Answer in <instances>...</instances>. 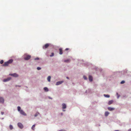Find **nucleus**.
Returning <instances> with one entry per match:
<instances>
[{
  "mask_svg": "<svg viewBox=\"0 0 131 131\" xmlns=\"http://www.w3.org/2000/svg\"><path fill=\"white\" fill-rule=\"evenodd\" d=\"M89 79L90 81H92L93 80V78L90 75H89Z\"/></svg>",
  "mask_w": 131,
  "mask_h": 131,
  "instance_id": "nucleus-10",
  "label": "nucleus"
},
{
  "mask_svg": "<svg viewBox=\"0 0 131 131\" xmlns=\"http://www.w3.org/2000/svg\"><path fill=\"white\" fill-rule=\"evenodd\" d=\"M115 131H119L118 130H115Z\"/></svg>",
  "mask_w": 131,
  "mask_h": 131,
  "instance_id": "nucleus-35",
  "label": "nucleus"
},
{
  "mask_svg": "<svg viewBox=\"0 0 131 131\" xmlns=\"http://www.w3.org/2000/svg\"><path fill=\"white\" fill-rule=\"evenodd\" d=\"M109 114V113L108 112H106L105 113V116H107Z\"/></svg>",
  "mask_w": 131,
  "mask_h": 131,
  "instance_id": "nucleus-15",
  "label": "nucleus"
},
{
  "mask_svg": "<svg viewBox=\"0 0 131 131\" xmlns=\"http://www.w3.org/2000/svg\"><path fill=\"white\" fill-rule=\"evenodd\" d=\"M20 109L21 108L20 106H18L17 107V109L18 111L20 112V111L21 110Z\"/></svg>",
  "mask_w": 131,
  "mask_h": 131,
  "instance_id": "nucleus-21",
  "label": "nucleus"
},
{
  "mask_svg": "<svg viewBox=\"0 0 131 131\" xmlns=\"http://www.w3.org/2000/svg\"><path fill=\"white\" fill-rule=\"evenodd\" d=\"M44 90L46 92H47L48 91V88L47 87L44 88Z\"/></svg>",
  "mask_w": 131,
  "mask_h": 131,
  "instance_id": "nucleus-17",
  "label": "nucleus"
},
{
  "mask_svg": "<svg viewBox=\"0 0 131 131\" xmlns=\"http://www.w3.org/2000/svg\"><path fill=\"white\" fill-rule=\"evenodd\" d=\"M13 61L12 59H10L7 62H5L3 66H8L9 64L11 63Z\"/></svg>",
  "mask_w": 131,
  "mask_h": 131,
  "instance_id": "nucleus-1",
  "label": "nucleus"
},
{
  "mask_svg": "<svg viewBox=\"0 0 131 131\" xmlns=\"http://www.w3.org/2000/svg\"><path fill=\"white\" fill-rule=\"evenodd\" d=\"M117 95H118V93H117Z\"/></svg>",
  "mask_w": 131,
  "mask_h": 131,
  "instance_id": "nucleus-39",
  "label": "nucleus"
},
{
  "mask_svg": "<svg viewBox=\"0 0 131 131\" xmlns=\"http://www.w3.org/2000/svg\"><path fill=\"white\" fill-rule=\"evenodd\" d=\"M70 61V60L69 59H67L66 60H65L64 61V62H69Z\"/></svg>",
  "mask_w": 131,
  "mask_h": 131,
  "instance_id": "nucleus-20",
  "label": "nucleus"
},
{
  "mask_svg": "<svg viewBox=\"0 0 131 131\" xmlns=\"http://www.w3.org/2000/svg\"><path fill=\"white\" fill-rule=\"evenodd\" d=\"M62 108L65 109L66 108V106L65 104L63 103L62 104Z\"/></svg>",
  "mask_w": 131,
  "mask_h": 131,
  "instance_id": "nucleus-12",
  "label": "nucleus"
},
{
  "mask_svg": "<svg viewBox=\"0 0 131 131\" xmlns=\"http://www.w3.org/2000/svg\"><path fill=\"white\" fill-rule=\"evenodd\" d=\"M35 124H34V125H33V126H32V127H31V129L33 130H34L35 129Z\"/></svg>",
  "mask_w": 131,
  "mask_h": 131,
  "instance_id": "nucleus-19",
  "label": "nucleus"
},
{
  "mask_svg": "<svg viewBox=\"0 0 131 131\" xmlns=\"http://www.w3.org/2000/svg\"><path fill=\"white\" fill-rule=\"evenodd\" d=\"M11 79V78L10 77H9L7 79H4L3 80V81L4 82H7L9 81Z\"/></svg>",
  "mask_w": 131,
  "mask_h": 131,
  "instance_id": "nucleus-5",
  "label": "nucleus"
},
{
  "mask_svg": "<svg viewBox=\"0 0 131 131\" xmlns=\"http://www.w3.org/2000/svg\"><path fill=\"white\" fill-rule=\"evenodd\" d=\"M20 113L24 116H26V114L22 110H21L20 111Z\"/></svg>",
  "mask_w": 131,
  "mask_h": 131,
  "instance_id": "nucleus-4",
  "label": "nucleus"
},
{
  "mask_svg": "<svg viewBox=\"0 0 131 131\" xmlns=\"http://www.w3.org/2000/svg\"><path fill=\"white\" fill-rule=\"evenodd\" d=\"M54 54L53 53H51V55H50V56L51 57H52L54 56Z\"/></svg>",
  "mask_w": 131,
  "mask_h": 131,
  "instance_id": "nucleus-26",
  "label": "nucleus"
},
{
  "mask_svg": "<svg viewBox=\"0 0 131 131\" xmlns=\"http://www.w3.org/2000/svg\"><path fill=\"white\" fill-rule=\"evenodd\" d=\"M59 131H66L64 130H59Z\"/></svg>",
  "mask_w": 131,
  "mask_h": 131,
  "instance_id": "nucleus-33",
  "label": "nucleus"
},
{
  "mask_svg": "<svg viewBox=\"0 0 131 131\" xmlns=\"http://www.w3.org/2000/svg\"><path fill=\"white\" fill-rule=\"evenodd\" d=\"M18 125L19 127L21 128H23V126L21 123H18Z\"/></svg>",
  "mask_w": 131,
  "mask_h": 131,
  "instance_id": "nucleus-6",
  "label": "nucleus"
},
{
  "mask_svg": "<svg viewBox=\"0 0 131 131\" xmlns=\"http://www.w3.org/2000/svg\"><path fill=\"white\" fill-rule=\"evenodd\" d=\"M24 56H25L24 57V59L25 60H28L31 57L30 56L28 55H25Z\"/></svg>",
  "mask_w": 131,
  "mask_h": 131,
  "instance_id": "nucleus-2",
  "label": "nucleus"
},
{
  "mask_svg": "<svg viewBox=\"0 0 131 131\" xmlns=\"http://www.w3.org/2000/svg\"><path fill=\"white\" fill-rule=\"evenodd\" d=\"M125 82V81H122L121 82V83L122 84L124 83Z\"/></svg>",
  "mask_w": 131,
  "mask_h": 131,
  "instance_id": "nucleus-25",
  "label": "nucleus"
},
{
  "mask_svg": "<svg viewBox=\"0 0 131 131\" xmlns=\"http://www.w3.org/2000/svg\"><path fill=\"white\" fill-rule=\"evenodd\" d=\"M49 44L48 43H46L45 45L43 46V49H45L47 48L49 46Z\"/></svg>",
  "mask_w": 131,
  "mask_h": 131,
  "instance_id": "nucleus-3",
  "label": "nucleus"
},
{
  "mask_svg": "<svg viewBox=\"0 0 131 131\" xmlns=\"http://www.w3.org/2000/svg\"><path fill=\"white\" fill-rule=\"evenodd\" d=\"M119 97V96H118L117 98H118V97Z\"/></svg>",
  "mask_w": 131,
  "mask_h": 131,
  "instance_id": "nucleus-36",
  "label": "nucleus"
},
{
  "mask_svg": "<svg viewBox=\"0 0 131 131\" xmlns=\"http://www.w3.org/2000/svg\"><path fill=\"white\" fill-rule=\"evenodd\" d=\"M50 79H51V77L50 76H48V78H47V80L49 82H50Z\"/></svg>",
  "mask_w": 131,
  "mask_h": 131,
  "instance_id": "nucleus-16",
  "label": "nucleus"
},
{
  "mask_svg": "<svg viewBox=\"0 0 131 131\" xmlns=\"http://www.w3.org/2000/svg\"><path fill=\"white\" fill-rule=\"evenodd\" d=\"M39 114V113L38 112L36 113L35 115L34 116L35 117H36L38 114Z\"/></svg>",
  "mask_w": 131,
  "mask_h": 131,
  "instance_id": "nucleus-23",
  "label": "nucleus"
},
{
  "mask_svg": "<svg viewBox=\"0 0 131 131\" xmlns=\"http://www.w3.org/2000/svg\"><path fill=\"white\" fill-rule=\"evenodd\" d=\"M59 54H62V49L60 48L59 49Z\"/></svg>",
  "mask_w": 131,
  "mask_h": 131,
  "instance_id": "nucleus-13",
  "label": "nucleus"
},
{
  "mask_svg": "<svg viewBox=\"0 0 131 131\" xmlns=\"http://www.w3.org/2000/svg\"><path fill=\"white\" fill-rule=\"evenodd\" d=\"M1 114H2V115H3L4 114V113L3 112H1Z\"/></svg>",
  "mask_w": 131,
  "mask_h": 131,
  "instance_id": "nucleus-30",
  "label": "nucleus"
},
{
  "mask_svg": "<svg viewBox=\"0 0 131 131\" xmlns=\"http://www.w3.org/2000/svg\"><path fill=\"white\" fill-rule=\"evenodd\" d=\"M108 110L110 111H112L114 110V108L111 107H108Z\"/></svg>",
  "mask_w": 131,
  "mask_h": 131,
  "instance_id": "nucleus-11",
  "label": "nucleus"
},
{
  "mask_svg": "<svg viewBox=\"0 0 131 131\" xmlns=\"http://www.w3.org/2000/svg\"><path fill=\"white\" fill-rule=\"evenodd\" d=\"M63 82V81H62L57 82L56 83V85H59L62 83Z\"/></svg>",
  "mask_w": 131,
  "mask_h": 131,
  "instance_id": "nucleus-9",
  "label": "nucleus"
},
{
  "mask_svg": "<svg viewBox=\"0 0 131 131\" xmlns=\"http://www.w3.org/2000/svg\"><path fill=\"white\" fill-rule=\"evenodd\" d=\"M9 128L10 129L12 130L13 128V127L12 125H10L9 126Z\"/></svg>",
  "mask_w": 131,
  "mask_h": 131,
  "instance_id": "nucleus-22",
  "label": "nucleus"
},
{
  "mask_svg": "<svg viewBox=\"0 0 131 131\" xmlns=\"http://www.w3.org/2000/svg\"><path fill=\"white\" fill-rule=\"evenodd\" d=\"M128 131H131V129H129Z\"/></svg>",
  "mask_w": 131,
  "mask_h": 131,
  "instance_id": "nucleus-32",
  "label": "nucleus"
},
{
  "mask_svg": "<svg viewBox=\"0 0 131 131\" xmlns=\"http://www.w3.org/2000/svg\"><path fill=\"white\" fill-rule=\"evenodd\" d=\"M39 59V58H36L35 59V60H38Z\"/></svg>",
  "mask_w": 131,
  "mask_h": 131,
  "instance_id": "nucleus-31",
  "label": "nucleus"
},
{
  "mask_svg": "<svg viewBox=\"0 0 131 131\" xmlns=\"http://www.w3.org/2000/svg\"><path fill=\"white\" fill-rule=\"evenodd\" d=\"M4 99L2 97H0V103H3L4 102Z\"/></svg>",
  "mask_w": 131,
  "mask_h": 131,
  "instance_id": "nucleus-7",
  "label": "nucleus"
},
{
  "mask_svg": "<svg viewBox=\"0 0 131 131\" xmlns=\"http://www.w3.org/2000/svg\"><path fill=\"white\" fill-rule=\"evenodd\" d=\"M3 62H4V61H3V60H1L0 61L1 64H2L3 63Z\"/></svg>",
  "mask_w": 131,
  "mask_h": 131,
  "instance_id": "nucleus-27",
  "label": "nucleus"
},
{
  "mask_svg": "<svg viewBox=\"0 0 131 131\" xmlns=\"http://www.w3.org/2000/svg\"><path fill=\"white\" fill-rule=\"evenodd\" d=\"M83 78L85 80H86L87 79V78L85 76H84L83 77Z\"/></svg>",
  "mask_w": 131,
  "mask_h": 131,
  "instance_id": "nucleus-24",
  "label": "nucleus"
},
{
  "mask_svg": "<svg viewBox=\"0 0 131 131\" xmlns=\"http://www.w3.org/2000/svg\"><path fill=\"white\" fill-rule=\"evenodd\" d=\"M50 98V99H52V98Z\"/></svg>",
  "mask_w": 131,
  "mask_h": 131,
  "instance_id": "nucleus-37",
  "label": "nucleus"
},
{
  "mask_svg": "<svg viewBox=\"0 0 131 131\" xmlns=\"http://www.w3.org/2000/svg\"><path fill=\"white\" fill-rule=\"evenodd\" d=\"M113 102V100H111L109 101L108 102V104L109 105H110L111 104H112Z\"/></svg>",
  "mask_w": 131,
  "mask_h": 131,
  "instance_id": "nucleus-14",
  "label": "nucleus"
},
{
  "mask_svg": "<svg viewBox=\"0 0 131 131\" xmlns=\"http://www.w3.org/2000/svg\"><path fill=\"white\" fill-rule=\"evenodd\" d=\"M69 49L68 48H66V49H65V50L66 51H67V50H69Z\"/></svg>",
  "mask_w": 131,
  "mask_h": 131,
  "instance_id": "nucleus-29",
  "label": "nucleus"
},
{
  "mask_svg": "<svg viewBox=\"0 0 131 131\" xmlns=\"http://www.w3.org/2000/svg\"><path fill=\"white\" fill-rule=\"evenodd\" d=\"M9 75L11 76H13L17 77L18 76V75L16 74V73H14L12 74H10Z\"/></svg>",
  "mask_w": 131,
  "mask_h": 131,
  "instance_id": "nucleus-8",
  "label": "nucleus"
},
{
  "mask_svg": "<svg viewBox=\"0 0 131 131\" xmlns=\"http://www.w3.org/2000/svg\"><path fill=\"white\" fill-rule=\"evenodd\" d=\"M66 78L68 79H69V77H67Z\"/></svg>",
  "mask_w": 131,
  "mask_h": 131,
  "instance_id": "nucleus-34",
  "label": "nucleus"
},
{
  "mask_svg": "<svg viewBox=\"0 0 131 131\" xmlns=\"http://www.w3.org/2000/svg\"><path fill=\"white\" fill-rule=\"evenodd\" d=\"M104 96L106 97H110V96L108 95H106V94H104Z\"/></svg>",
  "mask_w": 131,
  "mask_h": 131,
  "instance_id": "nucleus-18",
  "label": "nucleus"
},
{
  "mask_svg": "<svg viewBox=\"0 0 131 131\" xmlns=\"http://www.w3.org/2000/svg\"><path fill=\"white\" fill-rule=\"evenodd\" d=\"M38 70H39L41 69V68L40 67H38L37 68Z\"/></svg>",
  "mask_w": 131,
  "mask_h": 131,
  "instance_id": "nucleus-28",
  "label": "nucleus"
},
{
  "mask_svg": "<svg viewBox=\"0 0 131 131\" xmlns=\"http://www.w3.org/2000/svg\"><path fill=\"white\" fill-rule=\"evenodd\" d=\"M63 111H65V110H63Z\"/></svg>",
  "mask_w": 131,
  "mask_h": 131,
  "instance_id": "nucleus-38",
  "label": "nucleus"
}]
</instances>
